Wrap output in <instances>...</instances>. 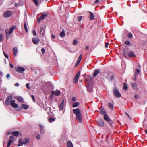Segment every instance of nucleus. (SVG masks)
<instances>
[{
  "label": "nucleus",
  "mask_w": 147,
  "mask_h": 147,
  "mask_svg": "<svg viewBox=\"0 0 147 147\" xmlns=\"http://www.w3.org/2000/svg\"><path fill=\"white\" fill-rule=\"evenodd\" d=\"M134 97L135 99H137L139 98L140 96L139 95H135L134 96Z\"/></svg>",
  "instance_id": "obj_44"
},
{
  "label": "nucleus",
  "mask_w": 147,
  "mask_h": 147,
  "mask_svg": "<svg viewBox=\"0 0 147 147\" xmlns=\"http://www.w3.org/2000/svg\"><path fill=\"white\" fill-rule=\"evenodd\" d=\"M3 54H4V55L5 56V57L6 58L8 59V55H7L4 52H3Z\"/></svg>",
  "instance_id": "obj_46"
},
{
  "label": "nucleus",
  "mask_w": 147,
  "mask_h": 147,
  "mask_svg": "<svg viewBox=\"0 0 147 147\" xmlns=\"http://www.w3.org/2000/svg\"><path fill=\"white\" fill-rule=\"evenodd\" d=\"M140 70L138 69H136L135 72L134 76H137L140 73Z\"/></svg>",
  "instance_id": "obj_25"
},
{
  "label": "nucleus",
  "mask_w": 147,
  "mask_h": 147,
  "mask_svg": "<svg viewBox=\"0 0 147 147\" xmlns=\"http://www.w3.org/2000/svg\"><path fill=\"white\" fill-rule=\"evenodd\" d=\"M64 103V101L63 100L61 103L59 105V108L61 109H62L63 107V103Z\"/></svg>",
  "instance_id": "obj_31"
},
{
  "label": "nucleus",
  "mask_w": 147,
  "mask_h": 147,
  "mask_svg": "<svg viewBox=\"0 0 147 147\" xmlns=\"http://www.w3.org/2000/svg\"><path fill=\"white\" fill-rule=\"evenodd\" d=\"M32 1L36 6H37L38 5V2L37 0H32Z\"/></svg>",
  "instance_id": "obj_39"
},
{
  "label": "nucleus",
  "mask_w": 147,
  "mask_h": 147,
  "mask_svg": "<svg viewBox=\"0 0 147 147\" xmlns=\"http://www.w3.org/2000/svg\"><path fill=\"white\" fill-rule=\"evenodd\" d=\"M131 85L134 89H136L137 86L136 84L132 83H131Z\"/></svg>",
  "instance_id": "obj_32"
},
{
  "label": "nucleus",
  "mask_w": 147,
  "mask_h": 147,
  "mask_svg": "<svg viewBox=\"0 0 147 147\" xmlns=\"http://www.w3.org/2000/svg\"><path fill=\"white\" fill-rule=\"evenodd\" d=\"M6 77L7 78H9V77H10V75H9V74H7L6 75Z\"/></svg>",
  "instance_id": "obj_61"
},
{
  "label": "nucleus",
  "mask_w": 147,
  "mask_h": 147,
  "mask_svg": "<svg viewBox=\"0 0 147 147\" xmlns=\"http://www.w3.org/2000/svg\"><path fill=\"white\" fill-rule=\"evenodd\" d=\"M12 13L11 11H5L3 14V16L5 18L9 17L11 16Z\"/></svg>",
  "instance_id": "obj_4"
},
{
  "label": "nucleus",
  "mask_w": 147,
  "mask_h": 147,
  "mask_svg": "<svg viewBox=\"0 0 147 147\" xmlns=\"http://www.w3.org/2000/svg\"><path fill=\"white\" fill-rule=\"evenodd\" d=\"M100 71V70L99 69L95 70L93 74L94 76L95 77L99 73Z\"/></svg>",
  "instance_id": "obj_20"
},
{
  "label": "nucleus",
  "mask_w": 147,
  "mask_h": 147,
  "mask_svg": "<svg viewBox=\"0 0 147 147\" xmlns=\"http://www.w3.org/2000/svg\"><path fill=\"white\" fill-rule=\"evenodd\" d=\"M24 27L26 32H27L28 30L27 28L25 22L24 24Z\"/></svg>",
  "instance_id": "obj_40"
},
{
  "label": "nucleus",
  "mask_w": 147,
  "mask_h": 147,
  "mask_svg": "<svg viewBox=\"0 0 147 147\" xmlns=\"http://www.w3.org/2000/svg\"><path fill=\"white\" fill-rule=\"evenodd\" d=\"M77 42H78L76 40H75L73 41V44L74 45H75L77 44Z\"/></svg>",
  "instance_id": "obj_43"
},
{
  "label": "nucleus",
  "mask_w": 147,
  "mask_h": 147,
  "mask_svg": "<svg viewBox=\"0 0 147 147\" xmlns=\"http://www.w3.org/2000/svg\"><path fill=\"white\" fill-rule=\"evenodd\" d=\"M113 92L115 96L117 98H119L121 96V94L116 88H114L113 89Z\"/></svg>",
  "instance_id": "obj_3"
},
{
  "label": "nucleus",
  "mask_w": 147,
  "mask_h": 147,
  "mask_svg": "<svg viewBox=\"0 0 147 147\" xmlns=\"http://www.w3.org/2000/svg\"><path fill=\"white\" fill-rule=\"evenodd\" d=\"M67 147H73L71 142L70 141H68L67 142Z\"/></svg>",
  "instance_id": "obj_24"
},
{
  "label": "nucleus",
  "mask_w": 147,
  "mask_h": 147,
  "mask_svg": "<svg viewBox=\"0 0 147 147\" xmlns=\"http://www.w3.org/2000/svg\"><path fill=\"white\" fill-rule=\"evenodd\" d=\"M74 113L76 115V119L80 123L82 122V116L81 113L80 112L79 108H77L73 110Z\"/></svg>",
  "instance_id": "obj_1"
},
{
  "label": "nucleus",
  "mask_w": 147,
  "mask_h": 147,
  "mask_svg": "<svg viewBox=\"0 0 147 147\" xmlns=\"http://www.w3.org/2000/svg\"><path fill=\"white\" fill-rule=\"evenodd\" d=\"M95 16L94 14L92 12H90L89 19L90 20H93Z\"/></svg>",
  "instance_id": "obj_18"
},
{
  "label": "nucleus",
  "mask_w": 147,
  "mask_h": 147,
  "mask_svg": "<svg viewBox=\"0 0 147 147\" xmlns=\"http://www.w3.org/2000/svg\"><path fill=\"white\" fill-rule=\"evenodd\" d=\"M29 141V140L28 138H25L24 140V144L26 146L27 143H28Z\"/></svg>",
  "instance_id": "obj_30"
},
{
  "label": "nucleus",
  "mask_w": 147,
  "mask_h": 147,
  "mask_svg": "<svg viewBox=\"0 0 147 147\" xmlns=\"http://www.w3.org/2000/svg\"><path fill=\"white\" fill-rule=\"evenodd\" d=\"M16 99L20 102H24L23 98L21 96H18L16 98Z\"/></svg>",
  "instance_id": "obj_17"
},
{
  "label": "nucleus",
  "mask_w": 147,
  "mask_h": 147,
  "mask_svg": "<svg viewBox=\"0 0 147 147\" xmlns=\"http://www.w3.org/2000/svg\"><path fill=\"white\" fill-rule=\"evenodd\" d=\"M31 97L34 102H35V100L34 96L33 95H31Z\"/></svg>",
  "instance_id": "obj_52"
},
{
  "label": "nucleus",
  "mask_w": 147,
  "mask_h": 147,
  "mask_svg": "<svg viewBox=\"0 0 147 147\" xmlns=\"http://www.w3.org/2000/svg\"><path fill=\"white\" fill-rule=\"evenodd\" d=\"M15 86H19V84L18 83H16L15 84Z\"/></svg>",
  "instance_id": "obj_57"
},
{
  "label": "nucleus",
  "mask_w": 147,
  "mask_h": 147,
  "mask_svg": "<svg viewBox=\"0 0 147 147\" xmlns=\"http://www.w3.org/2000/svg\"><path fill=\"white\" fill-rule=\"evenodd\" d=\"M21 107L22 108L24 109H26L28 107V105H26L24 104H22L21 105Z\"/></svg>",
  "instance_id": "obj_27"
},
{
  "label": "nucleus",
  "mask_w": 147,
  "mask_h": 147,
  "mask_svg": "<svg viewBox=\"0 0 147 147\" xmlns=\"http://www.w3.org/2000/svg\"><path fill=\"white\" fill-rule=\"evenodd\" d=\"M11 105L12 106L15 108L18 107V105L17 104L15 103L14 100L12 101L11 102Z\"/></svg>",
  "instance_id": "obj_16"
},
{
  "label": "nucleus",
  "mask_w": 147,
  "mask_h": 147,
  "mask_svg": "<svg viewBox=\"0 0 147 147\" xmlns=\"http://www.w3.org/2000/svg\"><path fill=\"white\" fill-rule=\"evenodd\" d=\"M32 42L35 44H37L40 41V39L36 38H33L32 39Z\"/></svg>",
  "instance_id": "obj_11"
},
{
  "label": "nucleus",
  "mask_w": 147,
  "mask_h": 147,
  "mask_svg": "<svg viewBox=\"0 0 147 147\" xmlns=\"http://www.w3.org/2000/svg\"><path fill=\"white\" fill-rule=\"evenodd\" d=\"M9 65H10V66L11 68H13V67H14L13 66L11 63H10L9 64Z\"/></svg>",
  "instance_id": "obj_55"
},
{
  "label": "nucleus",
  "mask_w": 147,
  "mask_h": 147,
  "mask_svg": "<svg viewBox=\"0 0 147 147\" xmlns=\"http://www.w3.org/2000/svg\"><path fill=\"white\" fill-rule=\"evenodd\" d=\"M52 38H53L54 39L55 38V36L54 35H53V34H52Z\"/></svg>",
  "instance_id": "obj_64"
},
{
  "label": "nucleus",
  "mask_w": 147,
  "mask_h": 147,
  "mask_svg": "<svg viewBox=\"0 0 147 147\" xmlns=\"http://www.w3.org/2000/svg\"><path fill=\"white\" fill-rule=\"evenodd\" d=\"M135 76V78H134V80L135 81L137 79V77H136V76Z\"/></svg>",
  "instance_id": "obj_62"
},
{
  "label": "nucleus",
  "mask_w": 147,
  "mask_h": 147,
  "mask_svg": "<svg viewBox=\"0 0 147 147\" xmlns=\"http://www.w3.org/2000/svg\"><path fill=\"white\" fill-rule=\"evenodd\" d=\"M123 88V89L125 90H126L127 89V86L126 83H124Z\"/></svg>",
  "instance_id": "obj_35"
},
{
  "label": "nucleus",
  "mask_w": 147,
  "mask_h": 147,
  "mask_svg": "<svg viewBox=\"0 0 147 147\" xmlns=\"http://www.w3.org/2000/svg\"><path fill=\"white\" fill-rule=\"evenodd\" d=\"M82 19V16H79L78 18V20L79 21H80Z\"/></svg>",
  "instance_id": "obj_48"
},
{
  "label": "nucleus",
  "mask_w": 147,
  "mask_h": 147,
  "mask_svg": "<svg viewBox=\"0 0 147 147\" xmlns=\"http://www.w3.org/2000/svg\"><path fill=\"white\" fill-rule=\"evenodd\" d=\"M40 133L43 134L44 133V127L41 126V125H40Z\"/></svg>",
  "instance_id": "obj_26"
},
{
  "label": "nucleus",
  "mask_w": 147,
  "mask_h": 147,
  "mask_svg": "<svg viewBox=\"0 0 147 147\" xmlns=\"http://www.w3.org/2000/svg\"><path fill=\"white\" fill-rule=\"evenodd\" d=\"M65 36V31L63 29L62 30V31L60 33V36L62 38L64 37Z\"/></svg>",
  "instance_id": "obj_19"
},
{
  "label": "nucleus",
  "mask_w": 147,
  "mask_h": 147,
  "mask_svg": "<svg viewBox=\"0 0 147 147\" xmlns=\"http://www.w3.org/2000/svg\"><path fill=\"white\" fill-rule=\"evenodd\" d=\"M108 106L111 109H113V105L111 104V103H108Z\"/></svg>",
  "instance_id": "obj_37"
},
{
  "label": "nucleus",
  "mask_w": 147,
  "mask_h": 147,
  "mask_svg": "<svg viewBox=\"0 0 147 147\" xmlns=\"http://www.w3.org/2000/svg\"><path fill=\"white\" fill-rule=\"evenodd\" d=\"M88 48H89V46H86L85 47V49H86V50H87V49H88Z\"/></svg>",
  "instance_id": "obj_60"
},
{
  "label": "nucleus",
  "mask_w": 147,
  "mask_h": 147,
  "mask_svg": "<svg viewBox=\"0 0 147 147\" xmlns=\"http://www.w3.org/2000/svg\"><path fill=\"white\" fill-rule=\"evenodd\" d=\"M18 50L16 48H13V52L15 56H16Z\"/></svg>",
  "instance_id": "obj_29"
},
{
  "label": "nucleus",
  "mask_w": 147,
  "mask_h": 147,
  "mask_svg": "<svg viewBox=\"0 0 147 147\" xmlns=\"http://www.w3.org/2000/svg\"><path fill=\"white\" fill-rule=\"evenodd\" d=\"M100 113L102 115H104L105 114H106V111H105V109L103 108H102V107H101Z\"/></svg>",
  "instance_id": "obj_21"
},
{
  "label": "nucleus",
  "mask_w": 147,
  "mask_h": 147,
  "mask_svg": "<svg viewBox=\"0 0 147 147\" xmlns=\"http://www.w3.org/2000/svg\"><path fill=\"white\" fill-rule=\"evenodd\" d=\"M125 114H126V115L129 118H130V117H129V115L127 114V113H126V112H125Z\"/></svg>",
  "instance_id": "obj_58"
},
{
  "label": "nucleus",
  "mask_w": 147,
  "mask_h": 147,
  "mask_svg": "<svg viewBox=\"0 0 147 147\" xmlns=\"http://www.w3.org/2000/svg\"><path fill=\"white\" fill-rule=\"evenodd\" d=\"M12 134L15 136H17L19 135V133L18 131H15L13 132H12Z\"/></svg>",
  "instance_id": "obj_33"
},
{
  "label": "nucleus",
  "mask_w": 147,
  "mask_h": 147,
  "mask_svg": "<svg viewBox=\"0 0 147 147\" xmlns=\"http://www.w3.org/2000/svg\"><path fill=\"white\" fill-rule=\"evenodd\" d=\"M80 74V72H78L74 77L73 80V82L74 83H76L78 82V80L79 78Z\"/></svg>",
  "instance_id": "obj_5"
},
{
  "label": "nucleus",
  "mask_w": 147,
  "mask_h": 147,
  "mask_svg": "<svg viewBox=\"0 0 147 147\" xmlns=\"http://www.w3.org/2000/svg\"><path fill=\"white\" fill-rule=\"evenodd\" d=\"M72 100L73 101H76V99L74 97H73L72 99Z\"/></svg>",
  "instance_id": "obj_56"
},
{
  "label": "nucleus",
  "mask_w": 147,
  "mask_h": 147,
  "mask_svg": "<svg viewBox=\"0 0 147 147\" xmlns=\"http://www.w3.org/2000/svg\"><path fill=\"white\" fill-rule=\"evenodd\" d=\"M32 33L34 36H36V32L35 30H33Z\"/></svg>",
  "instance_id": "obj_49"
},
{
  "label": "nucleus",
  "mask_w": 147,
  "mask_h": 147,
  "mask_svg": "<svg viewBox=\"0 0 147 147\" xmlns=\"http://www.w3.org/2000/svg\"><path fill=\"white\" fill-rule=\"evenodd\" d=\"M45 28H44L43 27H41L40 29V33H41L42 32V30H43V31L44 32H45Z\"/></svg>",
  "instance_id": "obj_41"
},
{
  "label": "nucleus",
  "mask_w": 147,
  "mask_h": 147,
  "mask_svg": "<svg viewBox=\"0 0 147 147\" xmlns=\"http://www.w3.org/2000/svg\"><path fill=\"white\" fill-rule=\"evenodd\" d=\"M132 37V34L131 33H129L128 35V37L129 38H131Z\"/></svg>",
  "instance_id": "obj_38"
},
{
  "label": "nucleus",
  "mask_w": 147,
  "mask_h": 147,
  "mask_svg": "<svg viewBox=\"0 0 147 147\" xmlns=\"http://www.w3.org/2000/svg\"><path fill=\"white\" fill-rule=\"evenodd\" d=\"M79 104V103L78 102H76L74 103L72 107H77Z\"/></svg>",
  "instance_id": "obj_34"
},
{
  "label": "nucleus",
  "mask_w": 147,
  "mask_h": 147,
  "mask_svg": "<svg viewBox=\"0 0 147 147\" xmlns=\"http://www.w3.org/2000/svg\"><path fill=\"white\" fill-rule=\"evenodd\" d=\"M47 14H42L40 18H41V19L43 20L47 16Z\"/></svg>",
  "instance_id": "obj_28"
},
{
  "label": "nucleus",
  "mask_w": 147,
  "mask_h": 147,
  "mask_svg": "<svg viewBox=\"0 0 147 147\" xmlns=\"http://www.w3.org/2000/svg\"><path fill=\"white\" fill-rule=\"evenodd\" d=\"M51 94H55L56 96H58L60 94V92L59 90H57L56 92L53 91L51 92Z\"/></svg>",
  "instance_id": "obj_13"
},
{
  "label": "nucleus",
  "mask_w": 147,
  "mask_h": 147,
  "mask_svg": "<svg viewBox=\"0 0 147 147\" xmlns=\"http://www.w3.org/2000/svg\"><path fill=\"white\" fill-rule=\"evenodd\" d=\"M82 54H80V56L77 61V62H76V63L75 65V67L79 65V64L80 63V62L81 61V60L82 58Z\"/></svg>",
  "instance_id": "obj_9"
},
{
  "label": "nucleus",
  "mask_w": 147,
  "mask_h": 147,
  "mask_svg": "<svg viewBox=\"0 0 147 147\" xmlns=\"http://www.w3.org/2000/svg\"><path fill=\"white\" fill-rule=\"evenodd\" d=\"M55 118L53 117H50L49 119V121L50 122H52L55 121Z\"/></svg>",
  "instance_id": "obj_36"
},
{
  "label": "nucleus",
  "mask_w": 147,
  "mask_h": 147,
  "mask_svg": "<svg viewBox=\"0 0 147 147\" xmlns=\"http://www.w3.org/2000/svg\"><path fill=\"white\" fill-rule=\"evenodd\" d=\"M15 69L17 71L19 72H23L25 70L24 68L20 67H16Z\"/></svg>",
  "instance_id": "obj_7"
},
{
  "label": "nucleus",
  "mask_w": 147,
  "mask_h": 147,
  "mask_svg": "<svg viewBox=\"0 0 147 147\" xmlns=\"http://www.w3.org/2000/svg\"><path fill=\"white\" fill-rule=\"evenodd\" d=\"M37 20H38V22L39 23L40 22V21L41 20H42V19H41V18H37Z\"/></svg>",
  "instance_id": "obj_54"
},
{
  "label": "nucleus",
  "mask_w": 147,
  "mask_h": 147,
  "mask_svg": "<svg viewBox=\"0 0 147 147\" xmlns=\"http://www.w3.org/2000/svg\"><path fill=\"white\" fill-rule=\"evenodd\" d=\"M41 51L42 52V53L43 54L45 52V50L44 48H42L41 50Z\"/></svg>",
  "instance_id": "obj_53"
},
{
  "label": "nucleus",
  "mask_w": 147,
  "mask_h": 147,
  "mask_svg": "<svg viewBox=\"0 0 147 147\" xmlns=\"http://www.w3.org/2000/svg\"><path fill=\"white\" fill-rule=\"evenodd\" d=\"M104 118L105 120L108 122H109L110 120L109 117L106 114H105L104 115Z\"/></svg>",
  "instance_id": "obj_15"
},
{
  "label": "nucleus",
  "mask_w": 147,
  "mask_h": 147,
  "mask_svg": "<svg viewBox=\"0 0 147 147\" xmlns=\"http://www.w3.org/2000/svg\"><path fill=\"white\" fill-rule=\"evenodd\" d=\"M127 50L126 49H124L123 51V54L124 57H126L127 56Z\"/></svg>",
  "instance_id": "obj_23"
},
{
  "label": "nucleus",
  "mask_w": 147,
  "mask_h": 147,
  "mask_svg": "<svg viewBox=\"0 0 147 147\" xmlns=\"http://www.w3.org/2000/svg\"><path fill=\"white\" fill-rule=\"evenodd\" d=\"M12 98L11 96H8L6 99L5 103L7 105H9L11 103V102L12 101Z\"/></svg>",
  "instance_id": "obj_8"
},
{
  "label": "nucleus",
  "mask_w": 147,
  "mask_h": 147,
  "mask_svg": "<svg viewBox=\"0 0 147 147\" xmlns=\"http://www.w3.org/2000/svg\"><path fill=\"white\" fill-rule=\"evenodd\" d=\"M99 0H96L95 1V3H97V2H99Z\"/></svg>",
  "instance_id": "obj_63"
},
{
  "label": "nucleus",
  "mask_w": 147,
  "mask_h": 147,
  "mask_svg": "<svg viewBox=\"0 0 147 147\" xmlns=\"http://www.w3.org/2000/svg\"><path fill=\"white\" fill-rule=\"evenodd\" d=\"M98 124L100 127H103L104 126L103 121L101 119L99 120L98 121Z\"/></svg>",
  "instance_id": "obj_14"
},
{
  "label": "nucleus",
  "mask_w": 147,
  "mask_h": 147,
  "mask_svg": "<svg viewBox=\"0 0 147 147\" xmlns=\"http://www.w3.org/2000/svg\"><path fill=\"white\" fill-rule=\"evenodd\" d=\"M36 138H37V139H40V135L39 134H38L36 136Z\"/></svg>",
  "instance_id": "obj_47"
},
{
  "label": "nucleus",
  "mask_w": 147,
  "mask_h": 147,
  "mask_svg": "<svg viewBox=\"0 0 147 147\" xmlns=\"http://www.w3.org/2000/svg\"><path fill=\"white\" fill-rule=\"evenodd\" d=\"M30 84L29 83H27L26 84V86L27 88H28V89H30V87H29V85H30Z\"/></svg>",
  "instance_id": "obj_45"
},
{
  "label": "nucleus",
  "mask_w": 147,
  "mask_h": 147,
  "mask_svg": "<svg viewBox=\"0 0 147 147\" xmlns=\"http://www.w3.org/2000/svg\"><path fill=\"white\" fill-rule=\"evenodd\" d=\"M3 40V37L0 34V41H2Z\"/></svg>",
  "instance_id": "obj_50"
},
{
  "label": "nucleus",
  "mask_w": 147,
  "mask_h": 147,
  "mask_svg": "<svg viewBox=\"0 0 147 147\" xmlns=\"http://www.w3.org/2000/svg\"><path fill=\"white\" fill-rule=\"evenodd\" d=\"M110 80H111V81H113L114 80L113 77V76H112Z\"/></svg>",
  "instance_id": "obj_59"
},
{
  "label": "nucleus",
  "mask_w": 147,
  "mask_h": 147,
  "mask_svg": "<svg viewBox=\"0 0 147 147\" xmlns=\"http://www.w3.org/2000/svg\"><path fill=\"white\" fill-rule=\"evenodd\" d=\"M128 55L129 57L131 58L136 56V55L132 51H130L128 52Z\"/></svg>",
  "instance_id": "obj_12"
},
{
  "label": "nucleus",
  "mask_w": 147,
  "mask_h": 147,
  "mask_svg": "<svg viewBox=\"0 0 147 147\" xmlns=\"http://www.w3.org/2000/svg\"><path fill=\"white\" fill-rule=\"evenodd\" d=\"M86 87L87 90L89 92H92V88L91 84L88 82V84L86 86Z\"/></svg>",
  "instance_id": "obj_6"
},
{
  "label": "nucleus",
  "mask_w": 147,
  "mask_h": 147,
  "mask_svg": "<svg viewBox=\"0 0 147 147\" xmlns=\"http://www.w3.org/2000/svg\"><path fill=\"white\" fill-rule=\"evenodd\" d=\"M108 45H109L108 43V42L106 43L105 44V47L106 48H107L108 47Z\"/></svg>",
  "instance_id": "obj_51"
},
{
  "label": "nucleus",
  "mask_w": 147,
  "mask_h": 147,
  "mask_svg": "<svg viewBox=\"0 0 147 147\" xmlns=\"http://www.w3.org/2000/svg\"><path fill=\"white\" fill-rule=\"evenodd\" d=\"M18 146H22L23 145V144H24V142H23L22 140H21V138H20L18 141Z\"/></svg>",
  "instance_id": "obj_22"
},
{
  "label": "nucleus",
  "mask_w": 147,
  "mask_h": 147,
  "mask_svg": "<svg viewBox=\"0 0 147 147\" xmlns=\"http://www.w3.org/2000/svg\"><path fill=\"white\" fill-rule=\"evenodd\" d=\"M9 142L7 144V147H9L11 145V144L12 142H13V137L12 136H11L9 137Z\"/></svg>",
  "instance_id": "obj_10"
},
{
  "label": "nucleus",
  "mask_w": 147,
  "mask_h": 147,
  "mask_svg": "<svg viewBox=\"0 0 147 147\" xmlns=\"http://www.w3.org/2000/svg\"><path fill=\"white\" fill-rule=\"evenodd\" d=\"M125 44L127 45H130V42L128 41H126L125 42Z\"/></svg>",
  "instance_id": "obj_42"
},
{
  "label": "nucleus",
  "mask_w": 147,
  "mask_h": 147,
  "mask_svg": "<svg viewBox=\"0 0 147 147\" xmlns=\"http://www.w3.org/2000/svg\"><path fill=\"white\" fill-rule=\"evenodd\" d=\"M16 26H12L9 29V32H7L8 30H5V32L6 33L7 38L8 36L9 35H10L13 32L14 29H15Z\"/></svg>",
  "instance_id": "obj_2"
}]
</instances>
